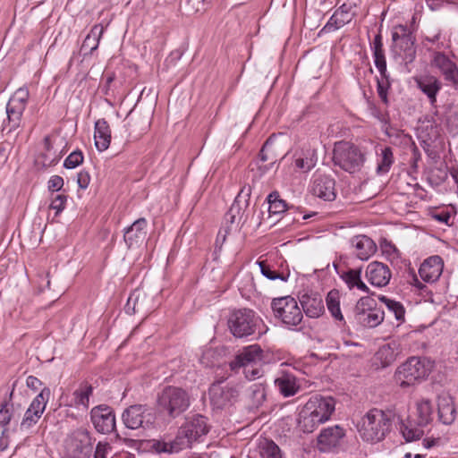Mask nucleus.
<instances>
[{
  "instance_id": "1",
  "label": "nucleus",
  "mask_w": 458,
  "mask_h": 458,
  "mask_svg": "<svg viewBox=\"0 0 458 458\" xmlns=\"http://www.w3.org/2000/svg\"><path fill=\"white\" fill-rule=\"evenodd\" d=\"M334 411L335 401L332 397L312 396L300 413V426L303 432H313L318 425L330 419Z\"/></svg>"
},
{
  "instance_id": "2",
  "label": "nucleus",
  "mask_w": 458,
  "mask_h": 458,
  "mask_svg": "<svg viewBox=\"0 0 458 458\" xmlns=\"http://www.w3.org/2000/svg\"><path fill=\"white\" fill-rule=\"evenodd\" d=\"M227 324L230 332L237 338L254 335H258V337H260L268 330L262 318L250 309H240L232 311Z\"/></svg>"
},
{
  "instance_id": "3",
  "label": "nucleus",
  "mask_w": 458,
  "mask_h": 458,
  "mask_svg": "<svg viewBox=\"0 0 458 458\" xmlns=\"http://www.w3.org/2000/svg\"><path fill=\"white\" fill-rule=\"evenodd\" d=\"M367 160V153L364 148L350 142L338 141L335 143L333 149L334 165L349 174L360 173Z\"/></svg>"
},
{
  "instance_id": "4",
  "label": "nucleus",
  "mask_w": 458,
  "mask_h": 458,
  "mask_svg": "<svg viewBox=\"0 0 458 458\" xmlns=\"http://www.w3.org/2000/svg\"><path fill=\"white\" fill-rule=\"evenodd\" d=\"M391 426V414L374 408L363 417L360 433L362 439L367 442H379L390 431Z\"/></svg>"
},
{
  "instance_id": "5",
  "label": "nucleus",
  "mask_w": 458,
  "mask_h": 458,
  "mask_svg": "<svg viewBox=\"0 0 458 458\" xmlns=\"http://www.w3.org/2000/svg\"><path fill=\"white\" fill-rule=\"evenodd\" d=\"M434 362L426 357H411L398 367L395 380L402 387L419 383L428 377Z\"/></svg>"
},
{
  "instance_id": "6",
  "label": "nucleus",
  "mask_w": 458,
  "mask_h": 458,
  "mask_svg": "<svg viewBox=\"0 0 458 458\" xmlns=\"http://www.w3.org/2000/svg\"><path fill=\"white\" fill-rule=\"evenodd\" d=\"M158 407L169 417L175 418L184 412L190 406L188 393L176 386H166L158 395Z\"/></svg>"
},
{
  "instance_id": "7",
  "label": "nucleus",
  "mask_w": 458,
  "mask_h": 458,
  "mask_svg": "<svg viewBox=\"0 0 458 458\" xmlns=\"http://www.w3.org/2000/svg\"><path fill=\"white\" fill-rule=\"evenodd\" d=\"M93 449L90 433L83 428L69 434L64 441V458H89Z\"/></svg>"
},
{
  "instance_id": "8",
  "label": "nucleus",
  "mask_w": 458,
  "mask_h": 458,
  "mask_svg": "<svg viewBox=\"0 0 458 458\" xmlns=\"http://www.w3.org/2000/svg\"><path fill=\"white\" fill-rule=\"evenodd\" d=\"M271 309L276 318L287 327L298 326L303 318L296 300L291 296L273 299Z\"/></svg>"
},
{
  "instance_id": "9",
  "label": "nucleus",
  "mask_w": 458,
  "mask_h": 458,
  "mask_svg": "<svg viewBox=\"0 0 458 458\" xmlns=\"http://www.w3.org/2000/svg\"><path fill=\"white\" fill-rule=\"evenodd\" d=\"M29 92L19 89L9 99L6 105L7 118L4 120L2 131L11 133L21 126L22 114L26 108Z\"/></svg>"
},
{
  "instance_id": "10",
  "label": "nucleus",
  "mask_w": 458,
  "mask_h": 458,
  "mask_svg": "<svg viewBox=\"0 0 458 458\" xmlns=\"http://www.w3.org/2000/svg\"><path fill=\"white\" fill-rule=\"evenodd\" d=\"M354 319L365 327H376L384 320V311L376 308V301L369 296L361 297L356 303Z\"/></svg>"
},
{
  "instance_id": "11",
  "label": "nucleus",
  "mask_w": 458,
  "mask_h": 458,
  "mask_svg": "<svg viewBox=\"0 0 458 458\" xmlns=\"http://www.w3.org/2000/svg\"><path fill=\"white\" fill-rule=\"evenodd\" d=\"M50 395V389L48 387H44L41 389L40 393L32 400L20 424V429L21 431H28L38 422L46 410V406Z\"/></svg>"
},
{
  "instance_id": "12",
  "label": "nucleus",
  "mask_w": 458,
  "mask_h": 458,
  "mask_svg": "<svg viewBox=\"0 0 458 458\" xmlns=\"http://www.w3.org/2000/svg\"><path fill=\"white\" fill-rule=\"evenodd\" d=\"M430 64L439 71L445 81L454 88L458 87V66L447 55L438 50L433 51Z\"/></svg>"
},
{
  "instance_id": "13",
  "label": "nucleus",
  "mask_w": 458,
  "mask_h": 458,
  "mask_svg": "<svg viewBox=\"0 0 458 458\" xmlns=\"http://www.w3.org/2000/svg\"><path fill=\"white\" fill-rule=\"evenodd\" d=\"M123 424L130 429L148 427L153 423V415L143 405H131L127 408L122 416Z\"/></svg>"
},
{
  "instance_id": "14",
  "label": "nucleus",
  "mask_w": 458,
  "mask_h": 458,
  "mask_svg": "<svg viewBox=\"0 0 458 458\" xmlns=\"http://www.w3.org/2000/svg\"><path fill=\"white\" fill-rule=\"evenodd\" d=\"M208 393L212 405L217 409L231 405L238 396V391L233 386L222 385V382L213 383Z\"/></svg>"
},
{
  "instance_id": "15",
  "label": "nucleus",
  "mask_w": 458,
  "mask_h": 458,
  "mask_svg": "<svg viewBox=\"0 0 458 458\" xmlns=\"http://www.w3.org/2000/svg\"><path fill=\"white\" fill-rule=\"evenodd\" d=\"M91 421L97 431L107 434L115 428L114 410L106 404L98 405L90 411Z\"/></svg>"
},
{
  "instance_id": "16",
  "label": "nucleus",
  "mask_w": 458,
  "mask_h": 458,
  "mask_svg": "<svg viewBox=\"0 0 458 458\" xmlns=\"http://www.w3.org/2000/svg\"><path fill=\"white\" fill-rule=\"evenodd\" d=\"M310 191L314 196L325 201H332L336 197L335 181L330 175L315 174Z\"/></svg>"
},
{
  "instance_id": "17",
  "label": "nucleus",
  "mask_w": 458,
  "mask_h": 458,
  "mask_svg": "<svg viewBox=\"0 0 458 458\" xmlns=\"http://www.w3.org/2000/svg\"><path fill=\"white\" fill-rule=\"evenodd\" d=\"M418 89L428 98L430 106L437 107V97L442 89L441 81L432 74H421L414 78Z\"/></svg>"
},
{
  "instance_id": "18",
  "label": "nucleus",
  "mask_w": 458,
  "mask_h": 458,
  "mask_svg": "<svg viewBox=\"0 0 458 458\" xmlns=\"http://www.w3.org/2000/svg\"><path fill=\"white\" fill-rule=\"evenodd\" d=\"M208 432L207 418L200 414L187 417L184 424L181 426V434H185L191 443Z\"/></svg>"
},
{
  "instance_id": "19",
  "label": "nucleus",
  "mask_w": 458,
  "mask_h": 458,
  "mask_svg": "<svg viewBox=\"0 0 458 458\" xmlns=\"http://www.w3.org/2000/svg\"><path fill=\"white\" fill-rule=\"evenodd\" d=\"M263 351L258 344L244 347L230 362L232 370L236 371L242 367L259 363L262 360Z\"/></svg>"
},
{
  "instance_id": "20",
  "label": "nucleus",
  "mask_w": 458,
  "mask_h": 458,
  "mask_svg": "<svg viewBox=\"0 0 458 458\" xmlns=\"http://www.w3.org/2000/svg\"><path fill=\"white\" fill-rule=\"evenodd\" d=\"M147 220L139 218L124 229L123 239L129 249L140 247L147 236Z\"/></svg>"
},
{
  "instance_id": "21",
  "label": "nucleus",
  "mask_w": 458,
  "mask_h": 458,
  "mask_svg": "<svg viewBox=\"0 0 458 458\" xmlns=\"http://www.w3.org/2000/svg\"><path fill=\"white\" fill-rule=\"evenodd\" d=\"M299 300L303 311L310 318H318L325 311L322 296L318 293L305 292Z\"/></svg>"
},
{
  "instance_id": "22",
  "label": "nucleus",
  "mask_w": 458,
  "mask_h": 458,
  "mask_svg": "<svg viewBox=\"0 0 458 458\" xmlns=\"http://www.w3.org/2000/svg\"><path fill=\"white\" fill-rule=\"evenodd\" d=\"M444 262L441 257L432 256L428 258L420 265L419 274L421 279L427 283L436 282L442 275Z\"/></svg>"
},
{
  "instance_id": "23",
  "label": "nucleus",
  "mask_w": 458,
  "mask_h": 458,
  "mask_svg": "<svg viewBox=\"0 0 458 458\" xmlns=\"http://www.w3.org/2000/svg\"><path fill=\"white\" fill-rule=\"evenodd\" d=\"M366 276L372 285L383 287L389 283L391 271L386 265L378 261H374L368 265Z\"/></svg>"
},
{
  "instance_id": "24",
  "label": "nucleus",
  "mask_w": 458,
  "mask_h": 458,
  "mask_svg": "<svg viewBox=\"0 0 458 458\" xmlns=\"http://www.w3.org/2000/svg\"><path fill=\"white\" fill-rule=\"evenodd\" d=\"M351 245L353 249V254L360 260H368L377 249L374 241L363 234L352 237Z\"/></svg>"
},
{
  "instance_id": "25",
  "label": "nucleus",
  "mask_w": 458,
  "mask_h": 458,
  "mask_svg": "<svg viewBox=\"0 0 458 458\" xmlns=\"http://www.w3.org/2000/svg\"><path fill=\"white\" fill-rule=\"evenodd\" d=\"M344 435V429L337 425L325 428L318 437L320 449L327 451L337 446Z\"/></svg>"
},
{
  "instance_id": "26",
  "label": "nucleus",
  "mask_w": 458,
  "mask_h": 458,
  "mask_svg": "<svg viewBox=\"0 0 458 458\" xmlns=\"http://www.w3.org/2000/svg\"><path fill=\"white\" fill-rule=\"evenodd\" d=\"M437 410L439 420L450 425L455 420L456 410L454 399L448 394L439 395L437 398Z\"/></svg>"
},
{
  "instance_id": "27",
  "label": "nucleus",
  "mask_w": 458,
  "mask_h": 458,
  "mask_svg": "<svg viewBox=\"0 0 458 458\" xmlns=\"http://www.w3.org/2000/svg\"><path fill=\"white\" fill-rule=\"evenodd\" d=\"M192 443L185 434H181V428L177 436L171 441H162L157 444V449L160 453H178L191 446Z\"/></svg>"
},
{
  "instance_id": "28",
  "label": "nucleus",
  "mask_w": 458,
  "mask_h": 458,
  "mask_svg": "<svg viewBox=\"0 0 458 458\" xmlns=\"http://www.w3.org/2000/svg\"><path fill=\"white\" fill-rule=\"evenodd\" d=\"M95 146L99 151L108 148L111 142V130L105 119H98L95 123Z\"/></svg>"
},
{
  "instance_id": "29",
  "label": "nucleus",
  "mask_w": 458,
  "mask_h": 458,
  "mask_svg": "<svg viewBox=\"0 0 458 458\" xmlns=\"http://www.w3.org/2000/svg\"><path fill=\"white\" fill-rule=\"evenodd\" d=\"M250 193L251 187L247 184L243 185L228 210L231 215H235L238 217V223H241L242 216L249 206Z\"/></svg>"
},
{
  "instance_id": "30",
  "label": "nucleus",
  "mask_w": 458,
  "mask_h": 458,
  "mask_svg": "<svg viewBox=\"0 0 458 458\" xmlns=\"http://www.w3.org/2000/svg\"><path fill=\"white\" fill-rule=\"evenodd\" d=\"M318 157L316 150L308 148L295 154L294 165L299 170L306 173L316 165Z\"/></svg>"
},
{
  "instance_id": "31",
  "label": "nucleus",
  "mask_w": 458,
  "mask_h": 458,
  "mask_svg": "<svg viewBox=\"0 0 458 458\" xmlns=\"http://www.w3.org/2000/svg\"><path fill=\"white\" fill-rule=\"evenodd\" d=\"M275 385L284 397L294 395L300 388L295 376L290 373L282 374L275 380Z\"/></svg>"
},
{
  "instance_id": "32",
  "label": "nucleus",
  "mask_w": 458,
  "mask_h": 458,
  "mask_svg": "<svg viewBox=\"0 0 458 458\" xmlns=\"http://www.w3.org/2000/svg\"><path fill=\"white\" fill-rule=\"evenodd\" d=\"M375 66L378 70L381 76H385L386 72V60L385 51L383 49L382 36L377 34L371 43Z\"/></svg>"
},
{
  "instance_id": "33",
  "label": "nucleus",
  "mask_w": 458,
  "mask_h": 458,
  "mask_svg": "<svg viewBox=\"0 0 458 458\" xmlns=\"http://www.w3.org/2000/svg\"><path fill=\"white\" fill-rule=\"evenodd\" d=\"M44 150L38 156V161L41 163L43 167H50L56 165L60 158L61 153L53 150V145L50 136H46L43 140Z\"/></svg>"
},
{
  "instance_id": "34",
  "label": "nucleus",
  "mask_w": 458,
  "mask_h": 458,
  "mask_svg": "<svg viewBox=\"0 0 458 458\" xmlns=\"http://www.w3.org/2000/svg\"><path fill=\"white\" fill-rule=\"evenodd\" d=\"M104 31L105 27L102 24H95L85 38L81 45V50L85 51V54H92L96 49H98Z\"/></svg>"
},
{
  "instance_id": "35",
  "label": "nucleus",
  "mask_w": 458,
  "mask_h": 458,
  "mask_svg": "<svg viewBox=\"0 0 458 458\" xmlns=\"http://www.w3.org/2000/svg\"><path fill=\"white\" fill-rule=\"evenodd\" d=\"M393 41H400V46L404 51H412L415 38L405 25H398L392 33Z\"/></svg>"
},
{
  "instance_id": "36",
  "label": "nucleus",
  "mask_w": 458,
  "mask_h": 458,
  "mask_svg": "<svg viewBox=\"0 0 458 458\" xmlns=\"http://www.w3.org/2000/svg\"><path fill=\"white\" fill-rule=\"evenodd\" d=\"M377 173L378 174H387L394 160L392 148L390 147H380V148L377 150Z\"/></svg>"
},
{
  "instance_id": "37",
  "label": "nucleus",
  "mask_w": 458,
  "mask_h": 458,
  "mask_svg": "<svg viewBox=\"0 0 458 458\" xmlns=\"http://www.w3.org/2000/svg\"><path fill=\"white\" fill-rule=\"evenodd\" d=\"M93 387L88 382H82L79 388L73 392V403L72 405L75 407L82 406L88 409L89 406V396L92 394Z\"/></svg>"
},
{
  "instance_id": "38",
  "label": "nucleus",
  "mask_w": 458,
  "mask_h": 458,
  "mask_svg": "<svg viewBox=\"0 0 458 458\" xmlns=\"http://www.w3.org/2000/svg\"><path fill=\"white\" fill-rule=\"evenodd\" d=\"M267 200L268 202V213L269 218H271L274 215H280L289 210V208L285 202V200L280 198V195L277 191L271 192Z\"/></svg>"
},
{
  "instance_id": "39",
  "label": "nucleus",
  "mask_w": 458,
  "mask_h": 458,
  "mask_svg": "<svg viewBox=\"0 0 458 458\" xmlns=\"http://www.w3.org/2000/svg\"><path fill=\"white\" fill-rule=\"evenodd\" d=\"M146 295L140 290L132 292L125 305V311L128 314H134L144 310V300Z\"/></svg>"
},
{
  "instance_id": "40",
  "label": "nucleus",
  "mask_w": 458,
  "mask_h": 458,
  "mask_svg": "<svg viewBox=\"0 0 458 458\" xmlns=\"http://www.w3.org/2000/svg\"><path fill=\"white\" fill-rule=\"evenodd\" d=\"M261 274L269 280L279 279L283 282H286L289 278V271H278L274 266L267 264V261L262 260L258 262Z\"/></svg>"
},
{
  "instance_id": "41",
  "label": "nucleus",
  "mask_w": 458,
  "mask_h": 458,
  "mask_svg": "<svg viewBox=\"0 0 458 458\" xmlns=\"http://www.w3.org/2000/svg\"><path fill=\"white\" fill-rule=\"evenodd\" d=\"M327 306L331 313V315L335 318V319L338 321H344V316L341 312L340 309V301H339V293L338 291L333 290L327 293Z\"/></svg>"
},
{
  "instance_id": "42",
  "label": "nucleus",
  "mask_w": 458,
  "mask_h": 458,
  "mask_svg": "<svg viewBox=\"0 0 458 458\" xmlns=\"http://www.w3.org/2000/svg\"><path fill=\"white\" fill-rule=\"evenodd\" d=\"M259 454L262 458H284L280 447L274 441L267 439L259 444Z\"/></svg>"
},
{
  "instance_id": "43",
  "label": "nucleus",
  "mask_w": 458,
  "mask_h": 458,
  "mask_svg": "<svg viewBox=\"0 0 458 458\" xmlns=\"http://www.w3.org/2000/svg\"><path fill=\"white\" fill-rule=\"evenodd\" d=\"M379 300L385 303L389 312L393 313L395 319L400 323L404 321L405 318V309L403 305L394 300H391L386 296H380Z\"/></svg>"
},
{
  "instance_id": "44",
  "label": "nucleus",
  "mask_w": 458,
  "mask_h": 458,
  "mask_svg": "<svg viewBox=\"0 0 458 458\" xmlns=\"http://www.w3.org/2000/svg\"><path fill=\"white\" fill-rule=\"evenodd\" d=\"M249 398L255 408L262 405L266 400V389L262 384H253L249 388Z\"/></svg>"
},
{
  "instance_id": "45",
  "label": "nucleus",
  "mask_w": 458,
  "mask_h": 458,
  "mask_svg": "<svg viewBox=\"0 0 458 458\" xmlns=\"http://www.w3.org/2000/svg\"><path fill=\"white\" fill-rule=\"evenodd\" d=\"M419 414V424L426 425L428 423L432 412L431 403L428 400H423L417 405Z\"/></svg>"
},
{
  "instance_id": "46",
  "label": "nucleus",
  "mask_w": 458,
  "mask_h": 458,
  "mask_svg": "<svg viewBox=\"0 0 458 458\" xmlns=\"http://www.w3.org/2000/svg\"><path fill=\"white\" fill-rule=\"evenodd\" d=\"M390 87L389 75L386 72L385 76H381V80H377V91L381 101L386 105H389L387 97L388 89Z\"/></svg>"
},
{
  "instance_id": "47",
  "label": "nucleus",
  "mask_w": 458,
  "mask_h": 458,
  "mask_svg": "<svg viewBox=\"0 0 458 458\" xmlns=\"http://www.w3.org/2000/svg\"><path fill=\"white\" fill-rule=\"evenodd\" d=\"M352 6L348 4H343L338 9L335 11V14L340 21V24H347L349 23L354 13H352Z\"/></svg>"
},
{
  "instance_id": "48",
  "label": "nucleus",
  "mask_w": 458,
  "mask_h": 458,
  "mask_svg": "<svg viewBox=\"0 0 458 458\" xmlns=\"http://www.w3.org/2000/svg\"><path fill=\"white\" fill-rule=\"evenodd\" d=\"M361 269H348L341 276L342 279L346 283L350 289L354 288L355 284L360 282Z\"/></svg>"
},
{
  "instance_id": "49",
  "label": "nucleus",
  "mask_w": 458,
  "mask_h": 458,
  "mask_svg": "<svg viewBox=\"0 0 458 458\" xmlns=\"http://www.w3.org/2000/svg\"><path fill=\"white\" fill-rule=\"evenodd\" d=\"M83 154L81 150L72 152L64 160V166L67 169H73L83 162Z\"/></svg>"
},
{
  "instance_id": "50",
  "label": "nucleus",
  "mask_w": 458,
  "mask_h": 458,
  "mask_svg": "<svg viewBox=\"0 0 458 458\" xmlns=\"http://www.w3.org/2000/svg\"><path fill=\"white\" fill-rule=\"evenodd\" d=\"M400 430L406 441L411 442L420 439L423 435V431L416 428H409L407 425L402 423Z\"/></svg>"
},
{
  "instance_id": "51",
  "label": "nucleus",
  "mask_w": 458,
  "mask_h": 458,
  "mask_svg": "<svg viewBox=\"0 0 458 458\" xmlns=\"http://www.w3.org/2000/svg\"><path fill=\"white\" fill-rule=\"evenodd\" d=\"M66 201L67 195L57 194L52 199L50 208L55 210V215H59L64 209Z\"/></svg>"
},
{
  "instance_id": "52",
  "label": "nucleus",
  "mask_w": 458,
  "mask_h": 458,
  "mask_svg": "<svg viewBox=\"0 0 458 458\" xmlns=\"http://www.w3.org/2000/svg\"><path fill=\"white\" fill-rule=\"evenodd\" d=\"M272 145H273V138H272V136H270L266 140V142L264 143V145L262 146V148L259 151V157H260L261 161L266 162V161L271 160L272 163H274L276 161V157L271 156L269 153Z\"/></svg>"
},
{
  "instance_id": "53",
  "label": "nucleus",
  "mask_w": 458,
  "mask_h": 458,
  "mask_svg": "<svg viewBox=\"0 0 458 458\" xmlns=\"http://www.w3.org/2000/svg\"><path fill=\"white\" fill-rule=\"evenodd\" d=\"M257 364H251L245 367H242L243 369V373L249 380H254L262 376V370L259 367H256Z\"/></svg>"
},
{
  "instance_id": "54",
  "label": "nucleus",
  "mask_w": 458,
  "mask_h": 458,
  "mask_svg": "<svg viewBox=\"0 0 458 458\" xmlns=\"http://www.w3.org/2000/svg\"><path fill=\"white\" fill-rule=\"evenodd\" d=\"M111 449V445L107 442H98L94 458H106V454L108 451Z\"/></svg>"
},
{
  "instance_id": "55",
  "label": "nucleus",
  "mask_w": 458,
  "mask_h": 458,
  "mask_svg": "<svg viewBox=\"0 0 458 458\" xmlns=\"http://www.w3.org/2000/svg\"><path fill=\"white\" fill-rule=\"evenodd\" d=\"M64 186V179L59 175H53L47 182L48 190L51 191H58Z\"/></svg>"
},
{
  "instance_id": "56",
  "label": "nucleus",
  "mask_w": 458,
  "mask_h": 458,
  "mask_svg": "<svg viewBox=\"0 0 458 458\" xmlns=\"http://www.w3.org/2000/svg\"><path fill=\"white\" fill-rule=\"evenodd\" d=\"M12 418V413L7 408V404L4 403L0 409V427L7 425Z\"/></svg>"
},
{
  "instance_id": "57",
  "label": "nucleus",
  "mask_w": 458,
  "mask_h": 458,
  "mask_svg": "<svg viewBox=\"0 0 458 458\" xmlns=\"http://www.w3.org/2000/svg\"><path fill=\"white\" fill-rule=\"evenodd\" d=\"M90 182V175L86 171H81L77 175V182L81 189H86Z\"/></svg>"
},
{
  "instance_id": "58",
  "label": "nucleus",
  "mask_w": 458,
  "mask_h": 458,
  "mask_svg": "<svg viewBox=\"0 0 458 458\" xmlns=\"http://www.w3.org/2000/svg\"><path fill=\"white\" fill-rule=\"evenodd\" d=\"M231 231H232L231 226H228V225L223 226L217 233L216 244L222 246L224 244V242H225L226 237L230 233Z\"/></svg>"
},
{
  "instance_id": "59",
  "label": "nucleus",
  "mask_w": 458,
  "mask_h": 458,
  "mask_svg": "<svg viewBox=\"0 0 458 458\" xmlns=\"http://www.w3.org/2000/svg\"><path fill=\"white\" fill-rule=\"evenodd\" d=\"M27 386L33 390L38 391L43 385L42 381L34 376H29L26 379Z\"/></svg>"
},
{
  "instance_id": "60",
  "label": "nucleus",
  "mask_w": 458,
  "mask_h": 458,
  "mask_svg": "<svg viewBox=\"0 0 458 458\" xmlns=\"http://www.w3.org/2000/svg\"><path fill=\"white\" fill-rule=\"evenodd\" d=\"M338 22H340V21L337 18V16L334 13L330 17V19L327 21V23L326 24V26L324 27V30H337L344 25V24H340Z\"/></svg>"
},
{
  "instance_id": "61",
  "label": "nucleus",
  "mask_w": 458,
  "mask_h": 458,
  "mask_svg": "<svg viewBox=\"0 0 458 458\" xmlns=\"http://www.w3.org/2000/svg\"><path fill=\"white\" fill-rule=\"evenodd\" d=\"M225 225L233 227V225L236 224L238 225L240 223H238V217L235 216V215H231L229 212H227L225 216Z\"/></svg>"
},
{
  "instance_id": "62",
  "label": "nucleus",
  "mask_w": 458,
  "mask_h": 458,
  "mask_svg": "<svg viewBox=\"0 0 458 458\" xmlns=\"http://www.w3.org/2000/svg\"><path fill=\"white\" fill-rule=\"evenodd\" d=\"M281 220L284 222V225H285V226H287V225H289L291 223H293V222H295V221H299V218H297L296 216H293V217H292V216H291V214H290V213H287V214H285V215L282 217V219H281Z\"/></svg>"
},
{
  "instance_id": "63",
  "label": "nucleus",
  "mask_w": 458,
  "mask_h": 458,
  "mask_svg": "<svg viewBox=\"0 0 458 458\" xmlns=\"http://www.w3.org/2000/svg\"><path fill=\"white\" fill-rule=\"evenodd\" d=\"M437 443V439H429V438H425V439H423V442H422L424 447L427 449H429L432 446L436 445Z\"/></svg>"
},
{
  "instance_id": "64",
  "label": "nucleus",
  "mask_w": 458,
  "mask_h": 458,
  "mask_svg": "<svg viewBox=\"0 0 458 458\" xmlns=\"http://www.w3.org/2000/svg\"><path fill=\"white\" fill-rule=\"evenodd\" d=\"M436 218L440 222L447 223L450 218V215L448 213H442L436 216Z\"/></svg>"
}]
</instances>
